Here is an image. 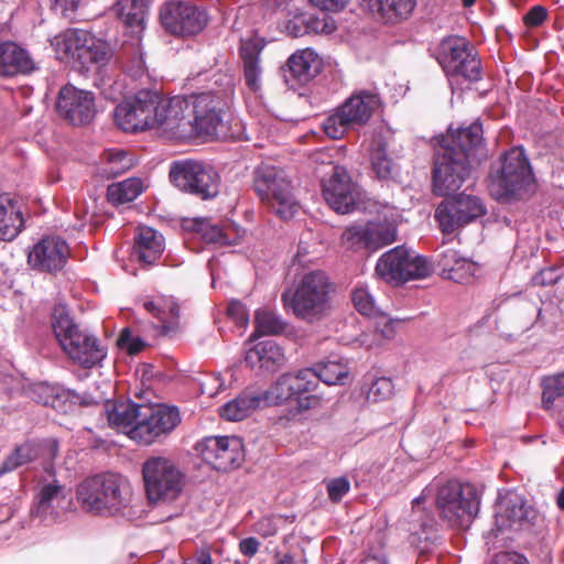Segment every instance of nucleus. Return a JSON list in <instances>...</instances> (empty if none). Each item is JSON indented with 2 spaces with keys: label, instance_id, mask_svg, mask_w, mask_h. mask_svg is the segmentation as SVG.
Returning a JSON list of instances; mask_svg holds the SVG:
<instances>
[{
  "label": "nucleus",
  "instance_id": "nucleus-13",
  "mask_svg": "<svg viewBox=\"0 0 564 564\" xmlns=\"http://www.w3.org/2000/svg\"><path fill=\"white\" fill-rule=\"evenodd\" d=\"M57 50L66 58L88 67L89 64L105 65L110 58L108 44L90 32L80 29H68L57 39Z\"/></svg>",
  "mask_w": 564,
  "mask_h": 564
},
{
  "label": "nucleus",
  "instance_id": "nucleus-12",
  "mask_svg": "<svg viewBox=\"0 0 564 564\" xmlns=\"http://www.w3.org/2000/svg\"><path fill=\"white\" fill-rule=\"evenodd\" d=\"M436 506L452 525H462L477 516L480 498L473 485L449 480L438 489Z\"/></svg>",
  "mask_w": 564,
  "mask_h": 564
},
{
  "label": "nucleus",
  "instance_id": "nucleus-22",
  "mask_svg": "<svg viewBox=\"0 0 564 564\" xmlns=\"http://www.w3.org/2000/svg\"><path fill=\"white\" fill-rule=\"evenodd\" d=\"M69 252L65 240L58 237H45L33 246L28 254V262L33 269L56 272L64 268Z\"/></svg>",
  "mask_w": 564,
  "mask_h": 564
},
{
  "label": "nucleus",
  "instance_id": "nucleus-44",
  "mask_svg": "<svg viewBox=\"0 0 564 564\" xmlns=\"http://www.w3.org/2000/svg\"><path fill=\"white\" fill-rule=\"evenodd\" d=\"M322 129L328 138L339 140L355 128L338 106L323 120Z\"/></svg>",
  "mask_w": 564,
  "mask_h": 564
},
{
  "label": "nucleus",
  "instance_id": "nucleus-15",
  "mask_svg": "<svg viewBox=\"0 0 564 564\" xmlns=\"http://www.w3.org/2000/svg\"><path fill=\"white\" fill-rule=\"evenodd\" d=\"M160 21L170 34L191 36L200 33L209 18L205 9L191 2L170 1L161 7Z\"/></svg>",
  "mask_w": 564,
  "mask_h": 564
},
{
  "label": "nucleus",
  "instance_id": "nucleus-21",
  "mask_svg": "<svg viewBox=\"0 0 564 564\" xmlns=\"http://www.w3.org/2000/svg\"><path fill=\"white\" fill-rule=\"evenodd\" d=\"M322 188L325 200L336 213L348 214L354 210L356 205L355 184L345 167L333 166L329 178L322 181Z\"/></svg>",
  "mask_w": 564,
  "mask_h": 564
},
{
  "label": "nucleus",
  "instance_id": "nucleus-48",
  "mask_svg": "<svg viewBox=\"0 0 564 564\" xmlns=\"http://www.w3.org/2000/svg\"><path fill=\"white\" fill-rule=\"evenodd\" d=\"M351 300L356 310L366 316H375L378 313L375 299L367 285H357L351 292Z\"/></svg>",
  "mask_w": 564,
  "mask_h": 564
},
{
  "label": "nucleus",
  "instance_id": "nucleus-3",
  "mask_svg": "<svg viewBox=\"0 0 564 564\" xmlns=\"http://www.w3.org/2000/svg\"><path fill=\"white\" fill-rule=\"evenodd\" d=\"M181 115L175 118L174 139L214 137L223 124L227 102L214 93H200L189 99L178 97Z\"/></svg>",
  "mask_w": 564,
  "mask_h": 564
},
{
  "label": "nucleus",
  "instance_id": "nucleus-58",
  "mask_svg": "<svg viewBox=\"0 0 564 564\" xmlns=\"http://www.w3.org/2000/svg\"><path fill=\"white\" fill-rule=\"evenodd\" d=\"M183 564H213L210 550L207 546L196 550V552L186 558Z\"/></svg>",
  "mask_w": 564,
  "mask_h": 564
},
{
  "label": "nucleus",
  "instance_id": "nucleus-6",
  "mask_svg": "<svg viewBox=\"0 0 564 564\" xmlns=\"http://www.w3.org/2000/svg\"><path fill=\"white\" fill-rule=\"evenodd\" d=\"M52 327L63 350L84 368L99 365L107 355L99 340L79 328L64 311H55Z\"/></svg>",
  "mask_w": 564,
  "mask_h": 564
},
{
  "label": "nucleus",
  "instance_id": "nucleus-31",
  "mask_svg": "<svg viewBox=\"0 0 564 564\" xmlns=\"http://www.w3.org/2000/svg\"><path fill=\"white\" fill-rule=\"evenodd\" d=\"M164 251L163 236L151 227H139L134 237V252L144 264H153Z\"/></svg>",
  "mask_w": 564,
  "mask_h": 564
},
{
  "label": "nucleus",
  "instance_id": "nucleus-46",
  "mask_svg": "<svg viewBox=\"0 0 564 564\" xmlns=\"http://www.w3.org/2000/svg\"><path fill=\"white\" fill-rule=\"evenodd\" d=\"M542 388L543 408L550 410L556 399L564 397V373L545 377L542 380Z\"/></svg>",
  "mask_w": 564,
  "mask_h": 564
},
{
  "label": "nucleus",
  "instance_id": "nucleus-51",
  "mask_svg": "<svg viewBox=\"0 0 564 564\" xmlns=\"http://www.w3.org/2000/svg\"><path fill=\"white\" fill-rule=\"evenodd\" d=\"M349 489L350 482L348 478L344 476L332 478L326 482L327 495L333 502H339Z\"/></svg>",
  "mask_w": 564,
  "mask_h": 564
},
{
  "label": "nucleus",
  "instance_id": "nucleus-20",
  "mask_svg": "<svg viewBox=\"0 0 564 564\" xmlns=\"http://www.w3.org/2000/svg\"><path fill=\"white\" fill-rule=\"evenodd\" d=\"M56 111L72 126H86L96 115L95 96L91 91L65 85L58 91Z\"/></svg>",
  "mask_w": 564,
  "mask_h": 564
},
{
  "label": "nucleus",
  "instance_id": "nucleus-2",
  "mask_svg": "<svg viewBox=\"0 0 564 564\" xmlns=\"http://www.w3.org/2000/svg\"><path fill=\"white\" fill-rule=\"evenodd\" d=\"M177 115H181L178 97L165 99L156 91L141 89L116 107L115 122L127 132L160 129L174 138Z\"/></svg>",
  "mask_w": 564,
  "mask_h": 564
},
{
  "label": "nucleus",
  "instance_id": "nucleus-29",
  "mask_svg": "<svg viewBox=\"0 0 564 564\" xmlns=\"http://www.w3.org/2000/svg\"><path fill=\"white\" fill-rule=\"evenodd\" d=\"M141 405L134 402L108 400L104 408L109 426L124 433L131 440V431L138 423Z\"/></svg>",
  "mask_w": 564,
  "mask_h": 564
},
{
  "label": "nucleus",
  "instance_id": "nucleus-11",
  "mask_svg": "<svg viewBox=\"0 0 564 564\" xmlns=\"http://www.w3.org/2000/svg\"><path fill=\"white\" fill-rule=\"evenodd\" d=\"M181 423L176 406L164 403L142 404L138 423L131 431V440L140 445H152L165 440Z\"/></svg>",
  "mask_w": 564,
  "mask_h": 564
},
{
  "label": "nucleus",
  "instance_id": "nucleus-32",
  "mask_svg": "<svg viewBox=\"0 0 564 564\" xmlns=\"http://www.w3.org/2000/svg\"><path fill=\"white\" fill-rule=\"evenodd\" d=\"M264 46L261 39L252 37L242 40L239 47V54L243 62V74L247 86L256 91L259 88V55Z\"/></svg>",
  "mask_w": 564,
  "mask_h": 564
},
{
  "label": "nucleus",
  "instance_id": "nucleus-17",
  "mask_svg": "<svg viewBox=\"0 0 564 564\" xmlns=\"http://www.w3.org/2000/svg\"><path fill=\"white\" fill-rule=\"evenodd\" d=\"M195 449L203 460L218 471H230L245 460L243 442L238 436H207Z\"/></svg>",
  "mask_w": 564,
  "mask_h": 564
},
{
  "label": "nucleus",
  "instance_id": "nucleus-7",
  "mask_svg": "<svg viewBox=\"0 0 564 564\" xmlns=\"http://www.w3.org/2000/svg\"><path fill=\"white\" fill-rule=\"evenodd\" d=\"M534 188V175L523 148L514 147L502 156L501 169L491 178V193L500 200L520 199Z\"/></svg>",
  "mask_w": 564,
  "mask_h": 564
},
{
  "label": "nucleus",
  "instance_id": "nucleus-37",
  "mask_svg": "<svg viewBox=\"0 0 564 564\" xmlns=\"http://www.w3.org/2000/svg\"><path fill=\"white\" fill-rule=\"evenodd\" d=\"M143 192V183L138 177L112 183L107 188V199L117 206L134 200Z\"/></svg>",
  "mask_w": 564,
  "mask_h": 564
},
{
  "label": "nucleus",
  "instance_id": "nucleus-18",
  "mask_svg": "<svg viewBox=\"0 0 564 564\" xmlns=\"http://www.w3.org/2000/svg\"><path fill=\"white\" fill-rule=\"evenodd\" d=\"M486 213L480 198L473 195L459 194L443 200L435 210V219L445 234H452Z\"/></svg>",
  "mask_w": 564,
  "mask_h": 564
},
{
  "label": "nucleus",
  "instance_id": "nucleus-8",
  "mask_svg": "<svg viewBox=\"0 0 564 564\" xmlns=\"http://www.w3.org/2000/svg\"><path fill=\"white\" fill-rule=\"evenodd\" d=\"M169 177L181 192L203 200L213 199L219 194L220 176L203 161L185 159L171 163Z\"/></svg>",
  "mask_w": 564,
  "mask_h": 564
},
{
  "label": "nucleus",
  "instance_id": "nucleus-63",
  "mask_svg": "<svg viewBox=\"0 0 564 564\" xmlns=\"http://www.w3.org/2000/svg\"><path fill=\"white\" fill-rule=\"evenodd\" d=\"M278 525L272 518H263L257 523V530L262 536H271L278 532Z\"/></svg>",
  "mask_w": 564,
  "mask_h": 564
},
{
  "label": "nucleus",
  "instance_id": "nucleus-23",
  "mask_svg": "<svg viewBox=\"0 0 564 564\" xmlns=\"http://www.w3.org/2000/svg\"><path fill=\"white\" fill-rule=\"evenodd\" d=\"M253 189L268 209L282 215V176L278 166L262 163L253 172Z\"/></svg>",
  "mask_w": 564,
  "mask_h": 564
},
{
  "label": "nucleus",
  "instance_id": "nucleus-38",
  "mask_svg": "<svg viewBox=\"0 0 564 564\" xmlns=\"http://www.w3.org/2000/svg\"><path fill=\"white\" fill-rule=\"evenodd\" d=\"M317 381L328 386L346 384L349 380V368L339 360H326L316 364L314 367Z\"/></svg>",
  "mask_w": 564,
  "mask_h": 564
},
{
  "label": "nucleus",
  "instance_id": "nucleus-35",
  "mask_svg": "<svg viewBox=\"0 0 564 564\" xmlns=\"http://www.w3.org/2000/svg\"><path fill=\"white\" fill-rule=\"evenodd\" d=\"M415 4V0H361L364 9L387 20L406 18Z\"/></svg>",
  "mask_w": 564,
  "mask_h": 564
},
{
  "label": "nucleus",
  "instance_id": "nucleus-52",
  "mask_svg": "<svg viewBox=\"0 0 564 564\" xmlns=\"http://www.w3.org/2000/svg\"><path fill=\"white\" fill-rule=\"evenodd\" d=\"M202 236L208 243H217L219 246L232 245L227 231L218 225H210L202 229Z\"/></svg>",
  "mask_w": 564,
  "mask_h": 564
},
{
  "label": "nucleus",
  "instance_id": "nucleus-40",
  "mask_svg": "<svg viewBox=\"0 0 564 564\" xmlns=\"http://www.w3.org/2000/svg\"><path fill=\"white\" fill-rule=\"evenodd\" d=\"M39 456V448L31 442H25L14 447L0 466V477L7 473L33 462Z\"/></svg>",
  "mask_w": 564,
  "mask_h": 564
},
{
  "label": "nucleus",
  "instance_id": "nucleus-16",
  "mask_svg": "<svg viewBox=\"0 0 564 564\" xmlns=\"http://www.w3.org/2000/svg\"><path fill=\"white\" fill-rule=\"evenodd\" d=\"M285 384L289 393L284 398V419L293 420L303 411L321 403V398L313 393L318 386L313 368L301 369L294 375L284 373Z\"/></svg>",
  "mask_w": 564,
  "mask_h": 564
},
{
  "label": "nucleus",
  "instance_id": "nucleus-60",
  "mask_svg": "<svg viewBox=\"0 0 564 564\" xmlns=\"http://www.w3.org/2000/svg\"><path fill=\"white\" fill-rule=\"evenodd\" d=\"M496 564H529L528 558L517 552L500 553L495 558Z\"/></svg>",
  "mask_w": 564,
  "mask_h": 564
},
{
  "label": "nucleus",
  "instance_id": "nucleus-26",
  "mask_svg": "<svg viewBox=\"0 0 564 564\" xmlns=\"http://www.w3.org/2000/svg\"><path fill=\"white\" fill-rule=\"evenodd\" d=\"M246 364L263 373H274L282 367V347L275 339H265L247 350Z\"/></svg>",
  "mask_w": 564,
  "mask_h": 564
},
{
  "label": "nucleus",
  "instance_id": "nucleus-50",
  "mask_svg": "<svg viewBox=\"0 0 564 564\" xmlns=\"http://www.w3.org/2000/svg\"><path fill=\"white\" fill-rule=\"evenodd\" d=\"M118 347L126 349L131 356L139 354L145 347V343L139 337H133L130 328L121 329L117 339Z\"/></svg>",
  "mask_w": 564,
  "mask_h": 564
},
{
  "label": "nucleus",
  "instance_id": "nucleus-41",
  "mask_svg": "<svg viewBox=\"0 0 564 564\" xmlns=\"http://www.w3.org/2000/svg\"><path fill=\"white\" fill-rule=\"evenodd\" d=\"M256 329L250 336V340L260 336H274L282 332V321L268 308H260L254 314Z\"/></svg>",
  "mask_w": 564,
  "mask_h": 564
},
{
  "label": "nucleus",
  "instance_id": "nucleus-62",
  "mask_svg": "<svg viewBox=\"0 0 564 564\" xmlns=\"http://www.w3.org/2000/svg\"><path fill=\"white\" fill-rule=\"evenodd\" d=\"M56 10H61L64 17H70L79 7L82 0H52Z\"/></svg>",
  "mask_w": 564,
  "mask_h": 564
},
{
  "label": "nucleus",
  "instance_id": "nucleus-33",
  "mask_svg": "<svg viewBox=\"0 0 564 564\" xmlns=\"http://www.w3.org/2000/svg\"><path fill=\"white\" fill-rule=\"evenodd\" d=\"M260 408L256 393L245 390L232 400L226 402L218 410L221 419L228 422H239L249 417Z\"/></svg>",
  "mask_w": 564,
  "mask_h": 564
},
{
  "label": "nucleus",
  "instance_id": "nucleus-14",
  "mask_svg": "<svg viewBox=\"0 0 564 564\" xmlns=\"http://www.w3.org/2000/svg\"><path fill=\"white\" fill-rule=\"evenodd\" d=\"M437 59L448 76H462L470 82L481 78L480 61L463 36L445 37L438 46Z\"/></svg>",
  "mask_w": 564,
  "mask_h": 564
},
{
  "label": "nucleus",
  "instance_id": "nucleus-45",
  "mask_svg": "<svg viewBox=\"0 0 564 564\" xmlns=\"http://www.w3.org/2000/svg\"><path fill=\"white\" fill-rule=\"evenodd\" d=\"M66 495V487L62 485L57 479L42 484L37 494L39 510L46 511L53 506L54 501L64 500Z\"/></svg>",
  "mask_w": 564,
  "mask_h": 564
},
{
  "label": "nucleus",
  "instance_id": "nucleus-53",
  "mask_svg": "<svg viewBox=\"0 0 564 564\" xmlns=\"http://www.w3.org/2000/svg\"><path fill=\"white\" fill-rule=\"evenodd\" d=\"M144 310L150 313L152 316L158 318L162 323V334L167 335L172 330H174V325L166 324L167 323V312L165 311V307L163 306V303H155L152 301H148L143 303Z\"/></svg>",
  "mask_w": 564,
  "mask_h": 564
},
{
  "label": "nucleus",
  "instance_id": "nucleus-30",
  "mask_svg": "<svg viewBox=\"0 0 564 564\" xmlns=\"http://www.w3.org/2000/svg\"><path fill=\"white\" fill-rule=\"evenodd\" d=\"M291 76L301 84L314 78L322 69V58L312 48L295 51L286 62Z\"/></svg>",
  "mask_w": 564,
  "mask_h": 564
},
{
  "label": "nucleus",
  "instance_id": "nucleus-34",
  "mask_svg": "<svg viewBox=\"0 0 564 564\" xmlns=\"http://www.w3.org/2000/svg\"><path fill=\"white\" fill-rule=\"evenodd\" d=\"M152 0H118L115 4L117 17L133 31L143 30L148 9Z\"/></svg>",
  "mask_w": 564,
  "mask_h": 564
},
{
  "label": "nucleus",
  "instance_id": "nucleus-54",
  "mask_svg": "<svg viewBox=\"0 0 564 564\" xmlns=\"http://www.w3.org/2000/svg\"><path fill=\"white\" fill-rule=\"evenodd\" d=\"M261 406L279 405L282 401V389L280 387V379H276L274 384L261 394H257Z\"/></svg>",
  "mask_w": 564,
  "mask_h": 564
},
{
  "label": "nucleus",
  "instance_id": "nucleus-5",
  "mask_svg": "<svg viewBox=\"0 0 564 564\" xmlns=\"http://www.w3.org/2000/svg\"><path fill=\"white\" fill-rule=\"evenodd\" d=\"M130 497L129 481L113 473L89 477L79 485L77 490L80 506L98 513L118 512L129 503Z\"/></svg>",
  "mask_w": 564,
  "mask_h": 564
},
{
  "label": "nucleus",
  "instance_id": "nucleus-28",
  "mask_svg": "<svg viewBox=\"0 0 564 564\" xmlns=\"http://www.w3.org/2000/svg\"><path fill=\"white\" fill-rule=\"evenodd\" d=\"M24 217L18 200L0 194V241H13L24 229Z\"/></svg>",
  "mask_w": 564,
  "mask_h": 564
},
{
  "label": "nucleus",
  "instance_id": "nucleus-36",
  "mask_svg": "<svg viewBox=\"0 0 564 564\" xmlns=\"http://www.w3.org/2000/svg\"><path fill=\"white\" fill-rule=\"evenodd\" d=\"M370 164L373 175L380 181L394 180L399 174L398 164L389 156L382 141H375L370 149Z\"/></svg>",
  "mask_w": 564,
  "mask_h": 564
},
{
  "label": "nucleus",
  "instance_id": "nucleus-10",
  "mask_svg": "<svg viewBox=\"0 0 564 564\" xmlns=\"http://www.w3.org/2000/svg\"><path fill=\"white\" fill-rule=\"evenodd\" d=\"M145 494L150 502H170L178 498L184 475L175 463L166 457H149L142 466Z\"/></svg>",
  "mask_w": 564,
  "mask_h": 564
},
{
  "label": "nucleus",
  "instance_id": "nucleus-56",
  "mask_svg": "<svg viewBox=\"0 0 564 564\" xmlns=\"http://www.w3.org/2000/svg\"><path fill=\"white\" fill-rule=\"evenodd\" d=\"M560 273L555 268H545L538 272L533 278L532 282L535 285H551L558 281Z\"/></svg>",
  "mask_w": 564,
  "mask_h": 564
},
{
  "label": "nucleus",
  "instance_id": "nucleus-9",
  "mask_svg": "<svg viewBox=\"0 0 564 564\" xmlns=\"http://www.w3.org/2000/svg\"><path fill=\"white\" fill-rule=\"evenodd\" d=\"M375 272L384 282L399 285L429 276L432 264L414 250L397 246L379 257Z\"/></svg>",
  "mask_w": 564,
  "mask_h": 564
},
{
  "label": "nucleus",
  "instance_id": "nucleus-19",
  "mask_svg": "<svg viewBox=\"0 0 564 564\" xmlns=\"http://www.w3.org/2000/svg\"><path fill=\"white\" fill-rule=\"evenodd\" d=\"M539 517L538 510L517 491L508 490L505 495L499 496L495 513L497 531L507 528L529 529L538 521Z\"/></svg>",
  "mask_w": 564,
  "mask_h": 564
},
{
  "label": "nucleus",
  "instance_id": "nucleus-49",
  "mask_svg": "<svg viewBox=\"0 0 564 564\" xmlns=\"http://www.w3.org/2000/svg\"><path fill=\"white\" fill-rule=\"evenodd\" d=\"M344 247L359 251L368 250L367 226L356 225L348 227L341 236Z\"/></svg>",
  "mask_w": 564,
  "mask_h": 564
},
{
  "label": "nucleus",
  "instance_id": "nucleus-24",
  "mask_svg": "<svg viewBox=\"0 0 564 564\" xmlns=\"http://www.w3.org/2000/svg\"><path fill=\"white\" fill-rule=\"evenodd\" d=\"M35 68V62L25 48L12 41L0 43L1 77L29 75Z\"/></svg>",
  "mask_w": 564,
  "mask_h": 564
},
{
  "label": "nucleus",
  "instance_id": "nucleus-47",
  "mask_svg": "<svg viewBox=\"0 0 564 564\" xmlns=\"http://www.w3.org/2000/svg\"><path fill=\"white\" fill-rule=\"evenodd\" d=\"M106 160L107 162L101 169V174L107 178L117 177L131 166L127 152L122 150L108 151L106 153Z\"/></svg>",
  "mask_w": 564,
  "mask_h": 564
},
{
  "label": "nucleus",
  "instance_id": "nucleus-61",
  "mask_svg": "<svg viewBox=\"0 0 564 564\" xmlns=\"http://www.w3.org/2000/svg\"><path fill=\"white\" fill-rule=\"evenodd\" d=\"M259 541L253 536L242 539L239 542V551L242 555L247 557H252L253 555H256L259 550Z\"/></svg>",
  "mask_w": 564,
  "mask_h": 564
},
{
  "label": "nucleus",
  "instance_id": "nucleus-25",
  "mask_svg": "<svg viewBox=\"0 0 564 564\" xmlns=\"http://www.w3.org/2000/svg\"><path fill=\"white\" fill-rule=\"evenodd\" d=\"M379 106L380 97L377 93L361 89L347 98L339 108L356 129L365 126Z\"/></svg>",
  "mask_w": 564,
  "mask_h": 564
},
{
  "label": "nucleus",
  "instance_id": "nucleus-57",
  "mask_svg": "<svg viewBox=\"0 0 564 564\" xmlns=\"http://www.w3.org/2000/svg\"><path fill=\"white\" fill-rule=\"evenodd\" d=\"M547 17V11L542 6H534L524 15V23L529 26H538L543 23Z\"/></svg>",
  "mask_w": 564,
  "mask_h": 564
},
{
  "label": "nucleus",
  "instance_id": "nucleus-55",
  "mask_svg": "<svg viewBox=\"0 0 564 564\" xmlns=\"http://www.w3.org/2000/svg\"><path fill=\"white\" fill-rule=\"evenodd\" d=\"M227 315L239 326L249 321L248 310L240 301H231L227 306Z\"/></svg>",
  "mask_w": 564,
  "mask_h": 564
},
{
  "label": "nucleus",
  "instance_id": "nucleus-64",
  "mask_svg": "<svg viewBox=\"0 0 564 564\" xmlns=\"http://www.w3.org/2000/svg\"><path fill=\"white\" fill-rule=\"evenodd\" d=\"M144 61L141 54H135V56L131 61V65L128 66L127 72L132 77H139L144 73Z\"/></svg>",
  "mask_w": 564,
  "mask_h": 564
},
{
  "label": "nucleus",
  "instance_id": "nucleus-59",
  "mask_svg": "<svg viewBox=\"0 0 564 564\" xmlns=\"http://www.w3.org/2000/svg\"><path fill=\"white\" fill-rule=\"evenodd\" d=\"M310 2L323 11L337 12L345 8L348 0H310Z\"/></svg>",
  "mask_w": 564,
  "mask_h": 564
},
{
  "label": "nucleus",
  "instance_id": "nucleus-1",
  "mask_svg": "<svg viewBox=\"0 0 564 564\" xmlns=\"http://www.w3.org/2000/svg\"><path fill=\"white\" fill-rule=\"evenodd\" d=\"M482 124L477 120L468 127L442 137L434 154L433 192L448 196L458 191L471 170L487 158Z\"/></svg>",
  "mask_w": 564,
  "mask_h": 564
},
{
  "label": "nucleus",
  "instance_id": "nucleus-43",
  "mask_svg": "<svg viewBox=\"0 0 564 564\" xmlns=\"http://www.w3.org/2000/svg\"><path fill=\"white\" fill-rule=\"evenodd\" d=\"M398 230L392 224L367 225L368 250L376 251L397 240Z\"/></svg>",
  "mask_w": 564,
  "mask_h": 564
},
{
  "label": "nucleus",
  "instance_id": "nucleus-42",
  "mask_svg": "<svg viewBox=\"0 0 564 564\" xmlns=\"http://www.w3.org/2000/svg\"><path fill=\"white\" fill-rule=\"evenodd\" d=\"M325 26L326 24L319 19L311 14L299 13L286 22L284 31L293 37H300L312 32L324 31Z\"/></svg>",
  "mask_w": 564,
  "mask_h": 564
},
{
  "label": "nucleus",
  "instance_id": "nucleus-4",
  "mask_svg": "<svg viewBox=\"0 0 564 564\" xmlns=\"http://www.w3.org/2000/svg\"><path fill=\"white\" fill-rule=\"evenodd\" d=\"M333 291L334 285L325 271H308L294 282L289 307L296 318L318 323L330 313Z\"/></svg>",
  "mask_w": 564,
  "mask_h": 564
},
{
  "label": "nucleus",
  "instance_id": "nucleus-39",
  "mask_svg": "<svg viewBox=\"0 0 564 564\" xmlns=\"http://www.w3.org/2000/svg\"><path fill=\"white\" fill-rule=\"evenodd\" d=\"M394 384L388 377L367 375L364 378L361 391L369 402H380L393 394Z\"/></svg>",
  "mask_w": 564,
  "mask_h": 564
},
{
  "label": "nucleus",
  "instance_id": "nucleus-27",
  "mask_svg": "<svg viewBox=\"0 0 564 564\" xmlns=\"http://www.w3.org/2000/svg\"><path fill=\"white\" fill-rule=\"evenodd\" d=\"M436 261L445 278L460 284L468 283L476 271L475 263L462 257L453 248H445L440 251Z\"/></svg>",
  "mask_w": 564,
  "mask_h": 564
}]
</instances>
